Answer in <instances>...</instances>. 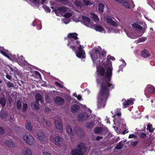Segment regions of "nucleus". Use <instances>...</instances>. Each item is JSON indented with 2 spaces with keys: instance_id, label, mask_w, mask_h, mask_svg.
I'll list each match as a JSON object with an SVG mask.
<instances>
[{
  "instance_id": "33",
  "label": "nucleus",
  "mask_w": 155,
  "mask_h": 155,
  "mask_svg": "<svg viewBox=\"0 0 155 155\" xmlns=\"http://www.w3.org/2000/svg\"><path fill=\"white\" fill-rule=\"evenodd\" d=\"M147 130H148L149 132H152L154 130V129L152 127V125L149 124L147 125Z\"/></svg>"
},
{
  "instance_id": "50",
  "label": "nucleus",
  "mask_w": 155,
  "mask_h": 155,
  "mask_svg": "<svg viewBox=\"0 0 155 155\" xmlns=\"http://www.w3.org/2000/svg\"><path fill=\"white\" fill-rule=\"evenodd\" d=\"M30 1L34 3L37 4L39 3L40 0H30Z\"/></svg>"
},
{
  "instance_id": "47",
  "label": "nucleus",
  "mask_w": 155,
  "mask_h": 155,
  "mask_svg": "<svg viewBox=\"0 0 155 155\" xmlns=\"http://www.w3.org/2000/svg\"><path fill=\"white\" fill-rule=\"evenodd\" d=\"M34 108L35 109H36V110H38L39 109V107L38 106V102H36V104H34Z\"/></svg>"
},
{
  "instance_id": "36",
  "label": "nucleus",
  "mask_w": 155,
  "mask_h": 155,
  "mask_svg": "<svg viewBox=\"0 0 155 155\" xmlns=\"http://www.w3.org/2000/svg\"><path fill=\"white\" fill-rule=\"evenodd\" d=\"M16 107L18 109L20 110L21 108V103L19 100H18L17 102Z\"/></svg>"
},
{
  "instance_id": "53",
  "label": "nucleus",
  "mask_w": 155,
  "mask_h": 155,
  "mask_svg": "<svg viewBox=\"0 0 155 155\" xmlns=\"http://www.w3.org/2000/svg\"><path fill=\"white\" fill-rule=\"evenodd\" d=\"M102 138V137L101 136H97L96 138V140L97 141H98Z\"/></svg>"
},
{
  "instance_id": "51",
  "label": "nucleus",
  "mask_w": 155,
  "mask_h": 155,
  "mask_svg": "<svg viewBox=\"0 0 155 155\" xmlns=\"http://www.w3.org/2000/svg\"><path fill=\"white\" fill-rule=\"evenodd\" d=\"M137 137V136L134 134H130L129 136V138H136Z\"/></svg>"
},
{
  "instance_id": "57",
  "label": "nucleus",
  "mask_w": 155,
  "mask_h": 155,
  "mask_svg": "<svg viewBox=\"0 0 155 155\" xmlns=\"http://www.w3.org/2000/svg\"><path fill=\"white\" fill-rule=\"evenodd\" d=\"M43 154L44 155H51L50 153L46 152H43Z\"/></svg>"
},
{
  "instance_id": "24",
  "label": "nucleus",
  "mask_w": 155,
  "mask_h": 155,
  "mask_svg": "<svg viewBox=\"0 0 155 155\" xmlns=\"http://www.w3.org/2000/svg\"><path fill=\"white\" fill-rule=\"evenodd\" d=\"M104 130L101 127H96L94 130V132L96 134H100Z\"/></svg>"
},
{
  "instance_id": "55",
  "label": "nucleus",
  "mask_w": 155,
  "mask_h": 155,
  "mask_svg": "<svg viewBox=\"0 0 155 155\" xmlns=\"http://www.w3.org/2000/svg\"><path fill=\"white\" fill-rule=\"evenodd\" d=\"M77 98L78 100H81L82 97L81 96V95H78Z\"/></svg>"
},
{
  "instance_id": "25",
  "label": "nucleus",
  "mask_w": 155,
  "mask_h": 155,
  "mask_svg": "<svg viewBox=\"0 0 155 155\" xmlns=\"http://www.w3.org/2000/svg\"><path fill=\"white\" fill-rule=\"evenodd\" d=\"M141 55L144 58H147L150 55V53L146 50H143L141 52Z\"/></svg>"
},
{
  "instance_id": "29",
  "label": "nucleus",
  "mask_w": 155,
  "mask_h": 155,
  "mask_svg": "<svg viewBox=\"0 0 155 155\" xmlns=\"http://www.w3.org/2000/svg\"><path fill=\"white\" fill-rule=\"evenodd\" d=\"M97 70L99 74L101 76L104 75L105 74V71L104 69L101 67H100L99 69H97Z\"/></svg>"
},
{
  "instance_id": "9",
  "label": "nucleus",
  "mask_w": 155,
  "mask_h": 155,
  "mask_svg": "<svg viewBox=\"0 0 155 155\" xmlns=\"http://www.w3.org/2000/svg\"><path fill=\"white\" fill-rule=\"evenodd\" d=\"M121 28L123 29L125 32L126 33L127 35L131 38H134V36L132 34L128 33L129 31L130 30L131 28L129 25L126 24L122 26Z\"/></svg>"
},
{
  "instance_id": "11",
  "label": "nucleus",
  "mask_w": 155,
  "mask_h": 155,
  "mask_svg": "<svg viewBox=\"0 0 155 155\" xmlns=\"http://www.w3.org/2000/svg\"><path fill=\"white\" fill-rule=\"evenodd\" d=\"M67 130L68 132L71 135H76L77 134L78 130L77 128H72L69 126L67 127Z\"/></svg>"
},
{
  "instance_id": "58",
  "label": "nucleus",
  "mask_w": 155,
  "mask_h": 155,
  "mask_svg": "<svg viewBox=\"0 0 155 155\" xmlns=\"http://www.w3.org/2000/svg\"><path fill=\"white\" fill-rule=\"evenodd\" d=\"M91 155H97L96 153L94 150L92 151L91 152Z\"/></svg>"
},
{
  "instance_id": "37",
  "label": "nucleus",
  "mask_w": 155,
  "mask_h": 155,
  "mask_svg": "<svg viewBox=\"0 0 155 155\" xmlns=\"http://www.w3.org/2000/svg\"><path fill=\"white\" fill-rule=\"evenodd\" d=\"M26 128L27 129L29 130H32V127L31 126V123L30 122H29L28 123L26 126Z\"/></svg>"
},
{
  "instance_id": "42",
  "label": "nucleus",
  "mask_w": 155,
  "mask_h": 155,
  "mask_svg": "<svg viewBox=\"0 0 155 155\" xmlns=\"http://www.w3.org/2000/svg\"><path fill=\"white\" fill-rule=\"evenodd\" d=\"M18 60H21V61L23 63L25 62V59L22 56H21L20 57L19 56H18Z\"/></svg>"
},
{
  "instance_id": "14",
  "label": "nucleus",
  "mask_w": 155,
  "mask_h": 155,
  "mask_svg": "<svg viewBox=\"0 0 155 155\" xmlns=\"http://www.w3.org/2000/svg\"><path fill=\"white\" fill-rule=\"evenodd\" d=\"M104 21L109 24H110L114 26H117L118 25V24L110 18H104Z\"/></svg>"
},
{
  "instance_id": "41",
  "label": "nucleus",
  "mask_w": 155,
  "mask_h": 155,
  "mask_svg": "<svg viewBox=\"0 0 155 155\" xmlns=\"http://www.w3.org/2000/svg\"><path fill=\"white\" fill-rule=\"evenodd\" d=\"M28 108V105L26 104H23V106L22 108V110L23 111H25Z\"/></svg>"
},
{
  "instance_id": "21",
  "label": "nucleus",
  "mask_w": 155,
  "mask_h": 155,
  "mask_svg": "<svg viewBox=\"0 0 155 155\" xmlns=\"http://www.w3.org/2000/svg\"><path fill=\"white\" fill-rule=\"evenodd\" d=\"M80 107L77 104H74L73 105L71 108V111L73 113H75L78 112L80 109Z\"/></svg>"
},
{
  "instance_id": "63",
  "label": "nucleus",
  "mask_w": 155,
  "mask_h": 155,
  "mask_svg": "<svg viewBox=\"0 0 155 155\" xmlns=\"http://www.w3.org/2000/svg\"><path fill=\"white\" fill-rule=\"evenodd\" d=\"M137 142L135 141L133 145L134 146H136L137 145Z\"/></svg>"
},
{
  "instance_id": "43",
  "label": "nucleus",
  "mask_w": 155,
  "mask_h": 155,
  "mask_svg": "<svg viewBox=\"0 0 155 155\" xmlns=\"http://www.w3.org/2000/svg\"><path fill=\"white\" fill-rule=\"evenodd\" d=\"M7 86L8 87H13L14 84L11 82H8L7 83Z\"/></svg>"
},
{
  "instance_id": "44",
  "label": "nucleus",
  "mask_w": 155,
  "mask_h": 155,
  "mask_svg": "<svg viewBox=\"0 0 155 155\" xmlns=\"http://www.w3.org/2000/svg\"><path fill=\"white\" fill-rule=\"evenodd\" d=\"M1 117L2 118H5L7 116V114L6 113H1L0 114Z\"/></svg>"
},
{
  "instance_id": "7",
  "label": "nucleus",
  "mask_w": 155,
  "mask_h": 155,
  "mask_svg": "<svg viewBox=\"0 0 155 155\" xmlns=\"http://www.w3.org/2000/svg\"><path fill=\"white\" fill-rule=\"evenodd\" d=\"M81 18L83 20V24L85 26L91 28L94 27L93 25L94 24L91 22L89 18L84 16H82Z\"/></svg>"
},
{
  "instance_id": "39",
  "label": "nucleus",
  "mask_w": 155,
  "mask_h": 155,
  "mask_svg": "<svg viewBox=\"0 0 155 155\" xmlns=\"http://www.w3.org/2000/svg\"><path fill=\"white\" fill-rule=\"evenodd\" d=\"M155 89L153 87H150L148 88V91L150 93L154 92Z\"/></svg>"
},
{
  "instance_id": "52",
  "label": "nucleus",
  "mask_w": 155,
  "mask_h": 155,
  "mask_svg": "<svg viewBox=\"0 0 155 155\" xmlns=\"http://www.w3.org/2000/svg\"><path fill=\"white\" fill-rule=\"evenodd\" d=\"M45 112L47 113H49L50 112V110L48 108H46L45 109Z\"/></svg>"
},
{
  "instance_id": "16",
  "label": "nucleus",
  "mask_w": 155,
  "mask_h": 155,
  "mask_svg": "<svg viewBox=\"0 0 155 155\" xmlns=\"http://www.w3.org/2000/svg\"><path fill=\"white\" fill-rule=\"evenodd\" d=\"M55 125L58 130H61L62 129V125L60 120H56L55 121Z\"/></svg>"
},
{
  "instance_id": "35",
  "label": "nucleus",
  "mask_w": 155,
  "mask_h": 155,
  "mask_svg": "<svg viewBox=\"0 0 155 155\" xmlns=\"http://www.w3.org/2000/svg\"><path fill=\"white\" fill-rule=\"evenodd\" d=\"M0 104L4 107L6 104V101L4 98H0Z\"/></svg>"
},
{
  "instance_id": "20",
  "label": "nucleus",
  "mask_w": 155,
  "mask_h": 155,
  "mask_svg": "<svg viewBox=\"0 0 155 155\" xmlns=\"http://www.w3.org/2000/svg\"><path fill=\"white\" fill-rule=\"evenodd\" d=\"M132 28L134 29L142 30L143 29L142 27L139 25L138 23L136 22L132 25Z\"/></svg>"
},
{
  "instance_id": "18",
  "label": "nucleus",
  "mask_w": 155,
  "mask_h": 155,
  "mask_svg": "<svg viewBox=\"0 0 155 155\" xmlns=\"http://www.w3.org/2000/svg\"><path fill=\"white\" fill-rule=\"evenodd\" d=\"M94 27L91 28L92 29H94L96 31H100V32H103L104 31V32L105 30L104 28L101 26L99 25H93Z\"/></svg>"
},
{
  "instance_id": "3",
  "label": "nucleus",
  "mask_w": 155,
  "mask_h": 155,
  "mask_svg": "<svg viewBox=\"0 0 155 155\" xmlns=\"http://www.w3.org/2000/svg\"><path fill=\"white\" fill-rule=\"evenodd\" d=\"M101 51V48L99 47L94 48L90 51L91 55L93 62L97 59L98 57L101 59H103L105 58L104 54L105 52L104 51L102 52L101 54H100Z\"/></svg>"
},
{
  "instance_id": "46",
  "label": "nucleus",
  "mask_w": 155,
  "mask_h": 155,
  "mask_svg": "<svg viewBox=\"0 0 155 155\" xmlns=\"http://www.w3.org/2000/svg\"><path fill=\"white\" fill-rule=\"evenodd\" d=\"M45 99L47 102H50L51 101V100L49 98V97L48 96L46 95L45 96Z\"/></svg>"
},
{
  "instance_id": "13",
  "label": "nucleus",
  "mask_w": 155,
  "mask_h": 155,
  "mask_svg": "<svg viewBox=\"0 0 155 155\" xmlns=\"http://www.w3.org/2000/svg\"><path fill=\"white\" fill-rule=\"evenodd\" d=\"M22 155H32V150L29 148L26 147L22 151Z\"/></svg>"
},
{
  "instance_id": "56",
  "label": "nucleus",
  "mask_w": 155,
  "mask_h": 155,
  "mask_svg": "<svg viewBox=\"0 0 155 155\" xmlns=\"http://www.w3.org/2000/svg\"><path fill=\"white\" fill-rule=\"evenodd\" d=\"M6 77L7 79L9 80H11V77L8 74L6 75Z\"/></svg>"
},
{
  "instance_id": "60",
  "label": "nucleus",
  "mask_w": 155,
  "mask_h": 155,
  "mask_svg": "<svg viewBox=\"0 0 155 155\" xmlns=\"http://www.w3.org/2000/svg\"><path fill=\"white\" fill-rule=\"evenodd\" d=\"M55 84L57 85V86H58L59 87H61V84H59L58 82H55Z\"/></svg>"
},
{
  "instance_id": "30",
  "label": "nucleus",
  "mask_w": 155,
  "mask_h": 155,
  "mask_svg": "<svg viewBox=\"0 0 155 155\" xmlns=\"http://www.w3.org/2000/svg\"><path fill=\"white\" fill-rule=\"evenodd\" d=\"M104 5L102 3H99L98 5V9L100 12H102L104 11Z\"/></svg>"
},
{
  "instance_id": "48",
  "label": "nucleus",
  "mask_w": 155,
  "mask_h": 155,
  "mask_svg": "<svg viewBox=\"0 0 155 155\" xmlns=\"http://www.w3.org/2000/svg\"><path fill=\"white\" fill-rule=\"evenodd\" d=\"M5 133V130L2 127H0V134H3Z\"/></svg>"
},
{
  "instance_id": "8",
  "label": "nucleus",
  "mask_w": 155,
  "mask_h": 155,
  "mask_svg": "<svg viewBox=\"0 0 155 155\" xmlns=\"http://www.w3.org/2000/svg\"><path fill=\"white\" fill-rule=\"evenodd\" d=\"M90 115L86 112L80 113L78 116V120L80 121H82L87 120L89 117Z\"/></svg>"
},
{
  "instance_id": "49",
  "label": "nucleus",
  "mask_w": 155,
  "mask_h": 155,
  "mask_svg": "<svg viewBox=\"0 0 155 155\" xmlns=\"http://www.w3.org/2000/svg\"><path fill=\"white\" fill-rule=\"evenodd\" d=\"M92 127V123H90L89 124H87L86 125V127L87 128H90Z\"/></svg>"
},
{
  "instance_id": "31",
  "label": "nucleus",
  "mask_w": 155,
  "mask_h": 155,
  "mask_svg": "<svg viewBox=\"0 0 155 155\" xmlns=\"http://www.w3.org/2000/svg\"><path fill=\"white\" fill-rule=\"evenodd\" d=\"M39 121L40 123H42V124H46L48 126H49L51 124L50 123H48V122L46 120L44 119H43L42 120H39Z\"/></svg>"
},
{
  "instance_id": "27",
  "label": "nucleus",
  "mask_w": 155,
  "mask_h": 155,
  "mask_svg": "<svg viewBox=\"0 0 155 155\" xmlns=\"http://www.w3.org/2000/svg\"><path fill=\"white\" fill-rule=\"evenodd\" d=\"M67 9L68 8H67L64 7H58L56 11L55 12H56L58 11H59L60 12L64 13L67 11Z\"/></svg>"
},
{
  "instance_id": "28",
  "label": "nucleus",
  "mask_w": 155,
  "mask_h": 155,
  "mask_svg": "<svg viewBox=\"0 0 155 155\" xmlns=\"http://www.w3.org/2000/svg\"><path fill=\"white\" fill-rule=\"evenodd\" d=\"M8 52V51L7 50L3 48H1L0 49V53L2 54L3 55L8 58V56L7 54L6 53Z\"/></svg>"
},
{
  "instance_id": "61",
  "label": "nucleus",
  "mask_w": 155,
  "mask_h": 155,
  "mask_svg": "<svg viewBox=\"0 0 155 155\" xmlns=\"http://www.w3.org/2000/svg\"><path fill=\"white\" fill-rule=\"evenodd\" d=\"M10 70L12 71H13V72H15V69H14L12 68V67H10Z\"/></svg>"
},
{
  "instance_id": "62",
  "label": "nucleus",
  "mask_w": 155,
  "mask_h": 155,
  "mask_svg": "<svg viewBox=\"0 0 155 155\" xmlns=\"http://www.w3.org/2000/svg\"><path fill=\"white\" fill-rule=\"evenodd\" d=\"M35 73L37 74L39 77H41V75L40 73L38 71H35Z\"/></svg>"
},
{
  "instance_id": "22",
  "label": "nucleus",
  "mask_w": 155,
  "mask_h": 155,
  "mask_svg": "<svg viewBox=\"0 0 155 155\" xmlns=\"http://www.w3.org/2000/svg\"><path fill=\"white\" fill-rule=\"evenodd\" d=\"M125 141L122 140L115 147V149L117 150H120L122 149L125 144Z\"/></svg>"
},
{
  "instance_id": "23",
  "label": "nucleus",
  "mask_w": 155,
  "mask_h": 155,
  "mask_svg": "<svg viewBox=\"0 0 155 155\" xmlns=\"http://www.w3.org/2000/svg\"><path fill=\"white\" fill-rule=\"evenodd\" d=\"M81 0H74V2L77 7L81 8L83 7V5L81 2Z\"/></svg>"
},
{
  "instance_id": "17",
  "label": "nucleus",
  "mask_w": 155,
  "mask_h": 155,
  "mask_svg": "<svg viewBox=\"0 0 155 155\" xmlns=\"http://www.w3.org/2000/svg\"><path fill=\"white\" fill-rule=\"evenodd\" d=\"M38 138L41 142H43L46 140L45 136L42 133H39L38 134Z\"/></svg>"
},
{
  "instance_id": "12",
  "label": "nucleus",
  "mask_w": 155,
  "mask_h": 155,
  "mask_svg": "<svg viewBox=\"0 0 155 155\" xmlns=\"http://www.w3.org/2000/svg\"><path fill=\"white\" fill-rule=\"evenodd\" d=\"M122 104L124 108H126L128 105L132 104L134 103L133 101L131 99L126 100L125 99H123L122 100Z\"/></svg>"
},
{
  "instance_id": "2",
  "label": "nucleus",
  "mask_w": 155,
  "mask_h": 155,
  "mask_svg": "<svg viewBox=\"0 0 155 155\" xmlns=\"http://www.w3.org/2000/svg\"><path fill=\"white\" fill-rule=\"evenodd\" d=\"M78 35L76 33H71L68 34L69 43L68 45L73 50L77 48L78 49V52L76 53V56L80 58H85V52L82 48L80 42L78 41L77 39Z\"/></svg>"
},
{
  "instance_id": "26",
  "label": "nucleus",
  "mask_w": 155,
  "mask_h": 155,
  "mask_svg": "<svg viewBox=\"0 0 155 155\" xmlns=\"http://www.w3.org/2000/svg\"><path fill=\"white\" fill-rule=\"evenodd\" d=\"M90 15L91 18L94 19L95 22H97L99 21V18L94 13H90Z\"/></svg>"
},
{
  "instance_id": "4",
  "label": "nucleus",
  "mask_w": 155,
  "mask_h": 155,
  "mask_svg": "<svg viewBox=\"0 0 155 155\" xmlns=\"http://www.w3.org/2000/svg\"><path fill=\"white\" fill-rule=\"evenodd\" d=\"M86 151L85 145L83 143H81L79 145L77 149L72 150L71 155H83V153Z\"/></svg>"
},
{
  "instance_id": "5",
  "label": "nucleus",
  "mask_w": 155,
  "mask_h": 155,
  "mask_svg": "<svg viewBox=\"0 0 155 155\" xmlns=\"http://www.w3.org/2000/svg\"><path fill=\"white\" fill-rule=\"evenodd\" d=\"M23 139L27 144L32 146L35 143V139L33 137L30 133H26L23 136Z\"/></svg>"
},
{
  "instance_id": "40",
  "label": "nucleus",
  "mask_w": 155,
  "mask_h": 155,
  "mask_svg": "<svg viewBox=\"0 0 155 155\" xmlns=\"http://www.w3.org/2000/svg\"><path fill=\"white\" fill-rule=\"evenodd\" d=\"M146 39L145 38H139L138 40H137L136 41V42L137 43H139L140 42H143V41H146Z\"/></svg>"
},
{
  "instance_id": "54",
  "label": "nucleus",
  "mask_w": 155,
  "mask_h": 155,
  "mask_svg": "<svg viewBox=\"0 0 155 155\" xmlns=\"http://www.w3.org/2000/svg\"><path fill=\"white\" fill-rule=\"evenodd\" d=\"M129 132L128 130H124L122 133V134H124L126 133H127Z\"/></svg>"
},
{
  "instance_id": "32",
  "label": "nucleus",
  "mask_w": 155,
  "mask_h": 155,
  "mask_svg": "<svg viewBox=\"0 0 155 155\" xmlns=\"http://www.w3.org/2000/svg\"><path fill=\"white\" fill-rule=\"evenodd\" d=\"M41 96L40 94L39 93H37L36 94L35 99L37 101V102H38V101H41V102H42V101L41 100Z\"/></svg>"
},
{
  "instance_id": "34",
  "label": "nucleus",
  "mask_w": 155,
  "mask_h": 155,
  "mask_svg": "<svg viewBox=\"0 0 155 155\" xmlns=\"http://www.w3.org/2000/svg\"><path fill=\"white\" fill-rule=\"evenodd\" d=\"M83 3L85 5H90L93 4V2H90L89 0H83Z\"/></svg>"
},
{
  "instance_id": "10",
  "label": "nucleus",
  "mask_w": 155,
  "mask_h": 155,
  "mask_svg": "<svg viewBox=\"0 0 155 155\" xmlns=\"http://www.w3.org/2000/svg\"><path fill=\"white\" fill-rule=\"evenodd\" d=\"M50 141H53L57 146L60 145L61 138L58 136H56L54 137L52 135H51L50 136Z\"/></svg>"
},
{
  "instance_id": "45",
  "label": "nucleus",
  "mask_w": 155,
  "mask_h": 155,
  "mask_svg": "<svg viewBox=\"0 0 155 155\" xmlns=\"http://www.w3.org/2000/svg\"><path fill=\"white\" fill-rule=\"evenodd\" d=\"M146 136V134L144 133H142L140 135V137L142 138H144Z\"/></svg>"
},
{
  "instance_id": "64",
  "label": "nucleus",
  "mask_w": 155,
  "mask_h": 155,
  "mask_svg": "<svg viewBox=\"0 0 155 155\" xmlns=\"http://www.w3.org/2000/svg\"><path fill=\"white\" fill-rule=\"evenodd\" d=\"M73 95L74 97H75L76 98L77 97V96H78V95H77V94L75 93L73 94Z\"/></svg>"
},
{
  "instance_id": "19",
  "label": "nucleus",
  "mask_w": 155,
  "mask_h": 155,
  "mask_svg": "<svg viewBox=\"0 0 155 155\" xmlns=\"http://www.w3.org/2000/svg\"><path fill=\"white\" fill-rule=\"evenodd\" d=\"M4 143L5 146L9 147L12 148L15 146L14 143H13L12 141L10 140H6L5 142Z\"/></svg>"
},
{
  "instance_id": "38",
  "label": "nucleus",
  "mask_w": 155,
  "mask_h": 155,
  "mask_svg": "<svg viewBox=\"0 0 155 155\" xmlns=\"http://www.w3.org/2000/svg\"><path fill=\"white\" fill-rule=\"evenodd\" d=\"M72 15V13L71 12H67L64 15V16L67 18H68L71 17Z\"/></svg>"
},
{
  "instance_id": "6",
  "label": "nucleus",
  "mask_w": 155,
  "mask_h": 155,
  "mask_svg": "<svg viewBox=\"0 0 155 155\" xmlns=\"http://www.w3.org/2000/svg\"><path fill=\"white\" fill-rule=\"evenodd\" d=\"M114 1L122 4L126 8L130 9L133 7L132 0H114Z\"/></svg>"
},
{
  "instance_id": "1",
  "label": "nucleus",
  "mask_w": 155,
  "mask_h": 155,
  "mask_svg": "<svg viewBox=\"0 0 155 155\" xmlns=\"http://www.w3.org/2000/svg\"><path fill=\"white\" fill-rule=\"evenodd\" d=\"M105 58L101 61V60H99L100 62L103 64L107 68V72L105 77L102 80L101 87L98 95L97 106L99 108L104 107L107 98L109 96V91L114 88V85L110 83L113 68L111 62L109 60H114L115 58L109 55L107 56V59H106Z\"/></svg>"
},
{
  "instance_id": "15",
  "label": "nucleus",
  "mask_w": 155,
  "mask_h": 155,
  "mask_svg": "<svg viewBox=\"0 0 155 155\" xmlns=\"http://www.w3.org/2000/svg\"><path fill=\"white\" fill-rule=\"evenodd\" d=\"M55 102L59 105L63 104L64 102V100L59 97H56L54 99Z\"/></svg>"
},
{
  "instance_id": "59",
  "label": "nucleus",
  "mask_w": 155,
  "mask_h": 155,
  "mask_svg": "<svg viewBox=\"0 0 155 155\" xmlns=\"http://www.w3.org/2000/svg\"><path fill=\"white\" fill-rule=\"evenodd\" d=\"M121 115V113L120 112H118V113H116L115 114V116L117 115V116L119 117V116H120Z\"/></svg>"
}]
</instances>
